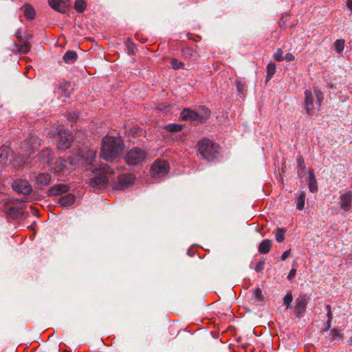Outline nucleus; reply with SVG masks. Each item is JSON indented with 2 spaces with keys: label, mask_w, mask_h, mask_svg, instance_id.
<instances>
[{
  "label": "nucleus",
  "mask_w": 352,
  "mask_h": 352,
  "mask_svg": "<svg viewBox=\"0 0 352 352\" xmlns=\"http://www.w3.org/2000/svg\"><path fill=\"white\" fill-rule=\"evenodd\" d=\"M94 155V153L92 152L85 153L84 151L80 148L74 157H68L67 160H63L60 157L54 163L52 162L50 165V169L54 173H65L67 170V163H69L72 166L83 164L84 163H88L89 159Z\"/></svg>",
  "instance_id": "f257e3e1"
},
{
  "label": "nucleus",
  "mask_w": 352,
  "mask_h": 352,
  "mask_svg": "<svg viewBox=\"0 0 352 352\" xmlns=\"http://www.w3.org/2000/svg\"><path fill=\"white\" fill-rule=\"evenodd\" d=\"M124 150V144L120 137L105 136L102 141L100 156L107 161L118 157Z\"/></svg>",
  "instance_id": "f03ea898"
},
{
  "label": "nucleus",
  "mask_w": 352,
  "mask_h": 352,
  "mask_svg": "<svg viewBox=\"0 0 352 352\" xmlns=\"http://www.w3.org/2000/svg\"><path fill=\"white\" fill-rule=\"evenodd\" d=\"M198 151L202 158L208 162L213 161L220 155V147L208 138H203L197 144Z\"/></svg>",
  "instance_id": "7ed1b4c3"
},
{
  "label": "nucleus",
  "mask_w": 352,
  "mask_h": 352,
  "mask_svg": "<svg viewBox=\"0 0 352 352\" xmlns=\"http://www.w3.org/2000/svg\"><path fill=\"white\" fill-rule=\"evenodd\" d=\"M146 152L138 147H134L129 150L125 157L126 163L130 166H136L142 164L146 158Z\"/></svg>",
  "instance_id": "20e7f679"
},
{
  "label": "nucleus",
  "mask_w": 352,
  "mask_h": 352,
  "mask_svg": "<svg viewBox=\"0 0 352 352\" xmlns=\"http://www.w3.org/2000/svg\"><path fill=\"white\" fill-rule=\"evenodd\" d=\"M210 111L208 109L204 110L203 113L192 111L189 109H184L180 113V118L183 120L197 121L204 122L210 117Z\"/></svg>",
  "instance_id": "39448f33"
},
{
  "label": "nucleus",
  "mask_w": 352,
  "mask_h": 352,
  "mask_svg": "<svg viewBox=\"0 0 352 352\" xmlns=\"http://www.w3.org/2000/svg\"><path fill=\"white\" fill-rule=\"evenodd\" d=\"M74 136L69 130L59 131L57 137V148L60 151H65L71 146Z\"/></svg>",
  "instance_id": "423d86ee"
},
{
  "label": "nucleus",
  "mask_w": 352,
  "mask_h": 352,
  "mask_svg": "<svg viewBox=\"0 0 352 352\" xmlns=\"http://www.w3.org/2000/svg\"><path fill=\"white\" fill-rule=\"evenodd\" d=\"M11 186L18 194L29 195L33 191L32 187L27 179H17L13 180Z\"/></svg>",
  "instance_id": "0eeeda50"
},
{
  "label": "nucleus",
  "mask_w": 352,
  "mask_h": 352,
  "mask_svg": "<svg viewBox=\"0 0 352 352\" xmlns=\"http://www.w3.org/2000/svg\"><path fill=\"white\" fill-rule=\"evenodd\" d=\"M310 298L305 294H300L295 300V316L297 318H301L305 313L307 305Z\"/></svg>",
  "instance_id": "6e6552de"
},
{
  "label": "nucleus",
  "mask_w": 352,
  "mask_h": 352,
  "mask_svg": "<svg viewBox=\"0 0 352 352\" xmlns=\"http://www.w3.org/2000/svg\"><path fill=\"white\" fill-rule=\"evenodd\" d=\"M169 170L168 163L166 160H155L150 169L151 174L153 177L157 175H164Z\"/></svg>",
  "instance_id": "1a4fd4ad"
},
{
  "label": "nucleus",
  "mask_w": 352,
  "mask_h": 352,
  "mask_svg": "<svg viewBox=\"0 0 352 352\" xmlns=\"http://www.w3.org/2000/svg\"><path fill=\"white\" fill-rule=\"evenodd\" d=\"M40 146V140L37 136H30L21 143V149L27 153V155L30 156Z\"/></svg>",
  "instance_id": "9d476101"
},
{
  "label": "nucleus",
  "mask_w": 352,
  "mask_h": 352,
  "mask_svg": "<svg viewBox=\"0 0 352 352\" xmlns=\"http://www.w3.org/2000/svg\"><path fill=\"white\" fill-rule=\"evenodd\" d=\"M135 177L131 174L120 175L118 177V182L115 184L114 188L116 190H124L133 184Z\"/></svg>",
  "instance_id": "9b49d317"
},
{
  "label": "nucleus",
  "mask_w": 352,
  "mask_h": 352,
  "mask_svg": "<svg viewBox=\"0 0 352 352\" xmlns=\"http://www.w3.org/2000/svg\"><path fill=\"white\" fill-rule=\"evenodd\" d=\"M49 5L54 10L65 13L69 6V0H48Z\"/></svg>",
  "instance_id": "f8f14e48"
},
{
  "label": "nucleus",
  "mask_w": 352,
  "mask_h": 352,
  "mask_svg": "<svg viewBox=\"0 0 352 352\" xmlns=\"http://www.w3.org/2000/svg\"><path fill=\"white\" fill-rule=\"evenodd\" d=\"M109 182L107 175L100 174L90 179L89 185L93 188H104Z\"/></svg>",
  "instance_id": "ddd939ff"
},
{
  "label": "nucleus",
  "mask_w": 352,
  "mask_h": 352,
  "mask_svg": "<svg viewBox=\"0 0 352 352\" xmlns=\"http://www.w3.org/2000/svg\"><path fill=\"white\" fill-rule=\"evenodd\" d=\"M340 207L344 211H349L351 208L352 191L349 190L340 195Z\"/></svg>",
  "instance_id": "4468645a"
},
{
  "label": "nucleus",
  "mask_w": 352,
  "mask_h": 352,
  "mask_svg": "<svg viewBox=\"0 0 352 352\" xmlns=\"http://www.w3.org/2000/svg\"><path fill=\"white\" fill-rule=\"evenodd\" d=\"M69 190L68 185L64 184H57L51 187L48 190L49 196H56L68 192Z\"/></svg>",
  "instance_id": "2eb2a0df"
},
{
  "label": "nucleus",
  "mask_w": 352,
  "mask_h": 352,
  "mask_svg": "<svg viewBox=\"0 0 352 352\" xmlns=\"http://www.w3.org/2000/svg\"><path fill=\"white\" fill-rule=\"evenodd\" d=\"M38 157L43 164L50 166L54 157L53 151L49 148H45L39 153Z\"/></svg>",
  "instance_id": "dca6fc26"
},
{
  "label": "nucleus",
  "mask_w": 352,
  "mask_h": 352,
  "mask_svg": "<svg viewBox=\"0 0 352 352\" xmlns=\"http://www.w3.org/2000/svg\"><path fill=\"white\" fill-rule=\"evenodd\" d=\"M6 213L12 219L21 218L24 214L23 206H8L6 208Z\"/></svg>",
  "instance_id": "f3484780"
},
{
  "label": "nucleus",
  "mask_w": 352,
  "mask_h": 352,
  "mask_svg": "<svg viewBox=\"0 0 352 352\" xmlns=\"http://www.w3.org/2000/svg\"><path fill=\"white\" fill-rule=\"evenodd\" d=\"M313 102H314V95H313L311 91L305 90V91L304 107L308 113L314 108Z\"/></svg>",
  "instance_id": "a211bd4d"
},
{
  "label": "nucleus",
  "mask_w": 352,
  "mask_h": 352,
  "mask_svg": "<svg viewBox=\"0 0 352 352\" xmlns=\"http://www.w3.org/2000/svg\"><path fill=\"white\" fill-rule=\"evenodd\" d=\"M182 56L186 59H190L192 58L196 59L199 57L197 51L195 49H193L192 47H184L182 50Z\"/></svg>",
  "instance_id": "6ab92c4d"
},
{
  "label": "nucleus",
  "mask_w": 352,
  "mask_h": 352,
  "mask_svg": "<svg viewBox=\"0 0 352 352\" xmlns=\"http://www.w3.org/2000/svg\"><path fill=\"white\" fill-rule=\"evenodd\" d=\"M75 200L76 197L74 195L69 193L60 197L58 200V204L63 207H68L72 205Z\"/></svg>",
  "instance_id": "aec40b11"
},
{
  "label": "nucleus",
  "mask_w": 352,
  "mask_h": 352,
  "mask_svg": "<svg viewBox=\"0 0 352 352\" xmlns=\"http://www.w3.org/2000/svg\"><path fill=\"white\" fill-rule=\"evenodd\" d=\"M51 175L46 173H40L36 176V181L37 184L47 186L51 182Z\"/></svg>",
  "instance_id": "412c9836"
},
{
  "label": "nucleus",
  "mask_w": 352,
  "mask_h": 352,
  "mask_svg": "<svg viewBox=\"0 0 352 352\" xmlns=\"http://www.w3.org/2000/svg\"><path fill=\"white\" fill-rule=\"evenodd\" d=\"M308 186L311 192H316L318 191L317 181L313 170H309Z\"/></svg>",
  "instance_id": "4be33fe9"
},
{
  "label": "nucleus",
  "mask_w": 352,
  "mask_h": 352,
  "mask_svg": "<svg viewBox=\"0 0 352 352\" xmlns=\"http://www.w3.org/2000/svg\"><path fill=\"white\" fill-rule=\"evenodd\" d=\"M78 55L76 52L73 50L67 51L63 57L64 62L67 64H72L76 61Z\"/></svg>",
  "instance_id": "5701e85b"
},
{
  "label": "nucleus",
  "mask_w": 352,
  "mask_h": 352,
  "mask_svg": "<svg viewBox=\"0 0 352 352\" xmlns=\"http://www.w3.org/2000/svg\"><path fill=\"white\" fill-rule=\"evenodd\" d=\"M272 248V241L270 239H265L258 245V252L261 254H267Z\"/></svg>",
  "instance_id": "b1692460"
},
{
  "label": "nucleus",
  "mask_w": 352,
  "mask_h": 352,
  "mask_svg": "<svg viewBox=\"0 0 352 352\" xmlns=\"http://www.w3.org/2000/svg\"><path fill=\"white\" fill-rule=\"evenodd\" d=\"M10 148L8 146H1L0 148V166L6 164L8 160Z\"/></svg>",
  "instance_id": "393cba45"
},
{
  "label": "nucleus",
  "mask_w": 352,
  "mask_h": 352,
  "mask_svg": "<svg viewBox=\"0 0 352 352\" xmlns=\"http://www.w3.org/2000/svg\"><path fill=\"white\" fill-rule=\"evenodd\" d=\"M70 88H71V85L68 82H63L58 87V89L60 90L62 95L65 97H69L70 94H71Z\"/></svg>",
  "instance_id": "a878e982"
},
{
  "label": "nucleus",
  "mask_w": 352,
  "mask_h": 352,
  "mask_svg": "<svg viewBox=\"0 0 352 352\" xmlns=\"http://www.w3.org/2000/svg\"><path fill=\"white\" fill-rule=\"evenodd\" d=\"M17 50L21 54H27L30 50V43L28 41H24L23 44H15Z\"/></svg>",
  "instance_id": "bb28decb"
},
{
  "label": "nucleus",
  "mask_w": 352,
  "mask_h": 352,
  "mask_svg": "<svg viewBox=\"0 0 352 352\" xmlns=\"http://www.w3.org/2000/svg\"><path fill=\"white\" fill-rule=\"evenodd\" d=\"M267 80H270L274 76L276 72V64L273 62H270L267 65Z\"/></svg>",
  "instance_id": "cd10ccee"
},
{
  "label": "nucleus",
  "mask_w": 352,
  "mask_h": 352,
  "mask_svg": "<svg viewBox=\"0 0 352 352\" xmlns=\"http://www.w3.org/2000/svg\"><path fill=\"white\" fill-rule=\"evenodd\" d=\"M24 15L28 19H33L35 16V11L30 5L24 6Z\"/></svg>",
  "instance_id": "c85d7f7f"
},
{
  "label": "nucleus",
  "mask_w": 352,
  "mask_h": 352,
  "mask_svg": "<svg viewBox=\"0 0 352 352\" xmlns=\"http://www.w3.org/2000/svg\"><path fill=\"white\" fill-rule=\"evenodd\" d=\"M297 164H298V175L299 177H302V173L305 172L306 167L304 163V159L302 156L298 157L297 160Z\"/></svg>",
  "instance_id": "c756f323"
},
{
  "label": "nucleus",
  "mask_w": 352,
  "mask_h": 352,
  "mask_svg": "<svg viewBox=\"0 0 352 352\" xmlns=\"http://www.w3.org/2000/svg\"><path fill=\"white\" fill-rule=\"evenodd\" d=\"M164 129L170 133H177L183 129V125L179 124H169L166 125Z\"/></svg>",
  "instance_id": "7c9ffc66"
},
{
  "label": "nucleus",
  "mask_w": 352,
  "mask_h": 352,
  "mask_svg": "<svg viewBox=\"0 0 352 352\" xmlns=\"http://www.w3.org/2000/svg\"><path fill=\"white\" fill-rule=\"evenodd\" d=\"M306 194L305 192H300L297 199L296 208L298 210H302L305 206Z\"/></svg>",
  "instance_id": "2f4dec72"
},
{
  "label": "nucleus",
  "mask_w": 352,
  "mask_h": 352,
  "mask_svg": "<svg viewBox=\"0 0 352 352\" xmlns=\"http://www.w3.org/2000/svg\"><path fill=\"white\" fill-rule=\"evenodd\" d=\"M253 296L256 300L257 305H261L263 302V296L262 294V291L259 287H257L254 289Z\"/></svg>",
  "instance_id": "473e14b6"
},
{
  "label": "nucleus",
  "mask_w": 352,
  "mask_h": 352,
  "mask_svg": "<svg viewBox=\"0 0 352 352\" xmlns=\"http://www.w3.org/2000/svg\"><path fill=\"white\" fill-rule=\"evenodd\" d=\"M285 231L286 230L285 228H278L276 229V232H275V236H276V240L277 242L281 243L284 241V239H285L284 233L285 232Z\"/></svg>",
  "instance_id": "72a5a7b5"
},
{
  "label": "nucleus",
  "mask_w": 352,
  "mask_h": 352,
  "mask_svg": "<svg viewBox=\"0 0 352 352\" xmlns=\"http://www.w3.org/2000/svg\"><path fill=\"white\" fill-rule=\"evenodd\" d=\"M345 41L344 39H337L334 42L335 50L338 53H341L344 48Z\"/></svg>",
  "instance_id": "f704fd0d"
},
{
  "label": "nucleus",
  "mask_w": 352,
  "mask_h": 352,
  "mask_svg": "<svg viewBox=\"0 0 352 352\" xmlns=\"http://www.w3.org/2000/svg\"><path fill=\"white\" fill-rule=\"evenodd\" d=\"M293 300V296L292 293H287L283 298V304L285 305L286 309H292V302Z\"/></svg>",
  "instance_id": "c9c22d12"
},
{
  "label": "nucleus",
  "mask_w": 352,
  "mask_h": 352,
  "mask_svg": "<svg viewBox=\"0 0 352 352\" xmlns=\"http://www.w3.org/2000/svg\"><path fill=\"white\" fill-rule=\"evenodd\" d=\"M74 8L79 12H83L86 8V3L83 0H76Z\"/></svg>",
  "instance_id": "e433bc0d"
},
{
  "label": "nucleus",
  "mask_w": 352,
  "mask_h": 352,
  "mask_svg": "<svg viewBox=\"0 0 352 352\" xmlns=\"http://www.w3.org/2000/svg\"><path fill=\"white\" fill-rule=\"evenodd\" d=\"M98 172H101V173H104L103 175H104V174L112 175L114 173V171L113 170V169H111V167L108 165H104V166H100V168L94 170L95 173H98Z\"/></svg>",
  "instance_id": "4c0bfd02"
},
{
  "label": "nucleus",
  "mask_w": 352,
  "mask_h": 352,
  "mask_svg": "<svg viewBox=\"0 0 352 352\" xmlns=\"http://www.w3.org/2000/svg\"><path fill=\"white\" fill-rule=\"evenodd\" d=\"M170 63L171 67L173 69H179L180 68H184L185 66L183 62L174 58L170 60Z\"/></svg>",
  "instance_id": "58836bf2"
},
{
  "label": "nucleus",
  "mask_w": 352,
  "mask_h": 352,
  "mask_svg": "<svg viewBox=\"0 0 352 352\" xmlns=\"http://www.w3.org/2000/svg\"><path fill=\"white\" fill-rule=\"evenodd\" d=\"M314 96L316 100V104L318 106L321 105V103L323 100V94L319 89H315L314 91Z\"/></svg>",
  "instance_id": "ea45409f"
},
{
  "label": "nucleus",
  "mask_w": 352,
  "mask_h": 352,
  "mask_svg": "<svg viewBox=\"0 0 352 352\" xmlns=\"http://www.w3.org/2000/svg\"><path fill=\"white\" fill-rule=\"evenodd\" d=\"M273 56L276 61L280 62L284 60L283 52L280 48L276 50Z\"/></svg>",
  "instance_id": "a19ab883"
},
{
  "label": "nucleus",
  "mask_w": 352,
  "mask_h": 352,
  "mask_svg": "<svg viewBox=\"0 0 352 352\" xmlns=\"http://www.w3.org/2000/svg\"><path fill=\"white\" fill-rule=\"evenodd\" d=\"M264 261H260L255 266L254 270L256 272H262L264 269Z\"/></svg>",
  "instance_id": "79ce46f5"
},
{
  "label": "nucleus",
  "mask_w": 352,
  "mask_h": 352,
  "mask_svg": "<svg viewBox=\"0 0 352 352\" xmlns=\"http://www.w3.org/2000/svg\"><path fill=\"white\" fill-rule=\"evenodd\" d=\"M236 89L239 93L244 94V84L241 81L236 82Z\"/></svg>",
  "instance_id": "37998d69"
},
{
  "label": "nucleus",
  "mask_w": 352,
  "mask_h": 352,
  "mask_svg": "<svg viewBox=\"0 0 352 352\" xmlns=\"http://www.w3.org/2000/svg\"><path fill=\"white\" fill-rule=\"evenodd\" d=\"M295 57L292 53H287L284 56V60L287 62H292L294 60Z\"/></svg>",
  "instance_id": "c03bdc74"
},
{
  "label": "nucleus",
  "mask_w": 352,
  "mask_h": 352,
  "mask_svg": "<svg viewBox=\"0 0 352 352\" xmlns=\"http://www.w3.org/2000/svg\"><path fill=\"white\" fill-rule=\"evenodd\" d=\"M296 270L292 268L287 276L288 280H291L292 279H293L296 276Z\"/></svg>",
  "instance_id": "a18cd8bd"
},
{
  "label": "nucleus",
  "mask_w": 352,
  "mask_h": 352,
  "mask_svg": "<svg viewBox=\"0 0 352 352\" xmlns=\"http://www.w3.org/2000/svg\"><path fill=\"white\" fill-rule=\"evenodd\" d=\"M291 255V250H288L285 252H284L281 256V259L283 261L285 260L287 258H288L289 256H290Z\"/></svg>",
  "instance_id": "49530a36"
},
{
  "label": "nucleus",
  "mask_w": 352,
  "mask_h": 352,
  "mask_svg": "<svg viewBox=\"0 0 352 352\" xmlns=\"http://www.w3.org/2000/svg\"><path fill=\"white\" fill-rule=\"evenodd\" d=\"M330 334L335 337V336H337V337H341V335L340 334V332L338 329H333L330 332Z\"/></svg>",
  "instance_id": "de8ad7c7"
},
{
  "label": "nucleus",
  "mask_w": 352,
  "mask_h": 352,
  "mask_svg": "<svg viewBox=\"0 0 352 352\" xmlns=\"http://www.w3.org/2000/svg\"><path fill=\"white\" fill-rule=\"evenodd\" d=\"M331 321L327 320L325 323V328L322 330V331H327L331 328Z\"/></svg>",
  "instance_id": "09e8293b"
},
{
  "label": "nucleus",
  "mask_w": 352,
  "mask_h": 352,
  "mask_svg": "<svg viewBox=\"0 0 352 352\" xmlns=\"http://www.w3.org/2000/svg\"><path fill=\"white\" fill-rule=\"evenodd\" d=\"M346 6L352 12V0H347Z\"/></svg>",
  "instance_id": "8fccbe9b"
},
{
  "label": "nucleus",
  "mask_w": 352,
  "mask_h": 352,
  "mask_svg": "<svg viewBox=\"0 0 352 352\" xmlns=\"http://www.w3.org/2000/svg\"><path fill=\"white\" fill-rule=\"evenodd\" d=\"M327 318H328L327 320L332 321V319H333L332 312H327Z\"/></svg>",
  "instance_id": "3c124183"
},
{
  "label": "nucleus",
  "mask_w": 352,
  "mask_h": 352,
  "mask_svg": "<svg viewBox=\"0 0 352 352\" xmlns=\"http://www.w3.org/2000/svg\"><path fill=\"white\" fill-rule=\"evenodd\" d=\"M325 308H326L327 312H331V305H327L325 306Z\"/></svg>",
  "instance_id": "603ef678"
},
{
  "label": "nucleus",
  "mask_w": 352,
  "mask_h": 352,
  "mask_svg": "<svg viewBox=\"0 0 352 352\" xmlns=\"http://www.w3.org/2000/svg\"><path fill=\"white\" fill-rule=\"evenodd\" d=\"M349 342L351 344H352V336L349 338Z\"/></svg>",
  "instance_id": "864d4df0"
}]
</instances>
